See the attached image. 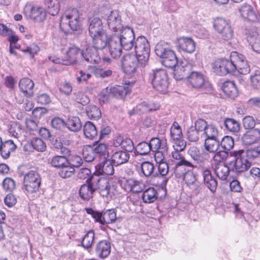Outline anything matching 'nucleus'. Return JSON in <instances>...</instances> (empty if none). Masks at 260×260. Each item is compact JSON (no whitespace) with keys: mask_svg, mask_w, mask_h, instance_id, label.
<instances>
[{"mask_svg":"<svg viewBox=\"0 0 260 260\" xmlns=\"http://www.w3.org/2000/svg\"><path fill=\"white\" fill-rule=\"evenodd\" d=\"M60 27L65 34H70L81 28L79 12L76 8H68L62 14Z\"/></svg>","mask_w":260,"mask_h":260,"instance_id":"f257e3e1","label":"nucleus"},{"mask_svg":"<svg viewBox=\"0 0 260 260\" xmlns=\"http://www.w3.org/2000/svg\"><path fill=\"white\" fill-rule=\"evenodd\" d=\"M168 43L159 41L155 46V52L161 59L164 66L172 68L178 63V58L175 51L170 49Z\"/></svg>","mask_w":260,"mask_h":260,"instance_id":"f03ea898","label":"nucleus"},{"mask_svg":"<svg viewBox=\"0 0 260 260\" xmlns=\"http://www.w3.org/2000/svg\"><path fill=\"white\" fill-rule=\"evenodd\" d=\"M134 47L138 63L142 67H145L150 57V46L149 42L145 37L139 36L135 42Z\"/></svg>","mask_w":260,"mask_h":260,"instance_id":"7ed1b4c3","label":"nucleus"},{"mask_svg":"<svg viewBox=\"0 0 260 260\" xmlns=\"http://www.w3.org/2000/svg\"><path fill=\"white\" fill-rule=\"evenodd\" d=\"M234 51H233L229 59L222 57L215 60L212 64L213 72L221 76L234 74Z\"/></svg>","mask_w":260,"mask_h":260,"instance_id":"20e7f679","label":"nucleus"},{"mask_svg":"<svg viewBox=\"0 0 260 260\" xmlns=\"http://www.w3.org/2000/svg\"><path fill=\"white\" fill-rule=\"evenodd\" d=\"M149 80L151 81L153 87L160 92L167 91L169 86L168 74L163 69L153 70L149 74Z\"/></svg>","mask_w":260,"mask_h":260,"instance_id":"39448f33","label":"nucleus"},{"mask_svg":"<svg viewBox=\"0 0 260 260\" xmlns=\"http://www.w3.org/2000/svg\"><path fill=\"white\" fill-rule=\"evenodd\" d=\"M213 26L214 30L223 40L229 41L233 38L234 29L229 20L217 17L214 20Z\"/></svg>","mask_w":260,"mask_h":260,"instance_id":"423d86ee","label":"nucleus"},{"mask_svg":"<svg viewBox=\"0 0 260 260\" xmlns=\"http://www.w3.org/2000/svg\"><path fill=\"white\" fill-rule=\"evenodd\" d=\"M42 179L36 171L31 170L23 178V186L27 194L37 193L39 191Z\"/></svg>","mask_w":260,"mask_h":260,"instance_id":"0eeeda50","label":"nucleus"},{"mask_svg":"<svg viewBox=\"0 0 260 260\" xmlns=\"http://www.w3.org/2000/svg\"><path fill=\"white\" fill-rule=\"evenodd\" d=\"M244 153L243 150L234 151L231 152V155L235 157L234 161L230 163V165L232 166V171L242 173L250 168L251 164L244 157Z\"/></svg>","mask_w":260,"mask_h":260,"instance_id":"6e6552de","label":"nucleus"},{"mask_svg":"<svg viewBox=\"0 0 260 260\" xmlns=\"http://www.w3.org/2000/svg\"><path fill=\"white\" fill-rule=\"evenodd\" d=\"M239 12L241 18L245 21L251 24L260 23L259 13L251 5L244 4L239 8Z\"/></svg>","mask_w":260,"mask_h":260,"instance_id":"1a4fd4ad","label":"nucleus"},{"mask_svg":"<svg viewBox=\"0 0 260 260\" xmlns=\"http://www.w3.org/2000/svg\"><path fill=\"white\" fill-rule=\"evenodd\" d=\"M118 38V41L125 50H129L134 46L135 34L134 30L127 27L121 29L119 35H113Z\"/></svg>","mask_w":260,"mask_h":260,"instance_id":"9d476101","label":"nucleus"},{"mask_svg":"<svg viewBox=\"0 0 260 260\" xmlns=\"http://www.w3.org/2000/svg\"><path fill=\"white\" fill-rule=\"evenodd\" d=\"M82 53V52L77 47H71L66 51L63 57L56 58L53 61L55 63L64 65L73 64L77 63L78 59Z\"/></svg>","mask_w":260,"mask_h":260,"instance_id":"9b49d317","label":"nucleus"},{"mask_svg":"<svg viewBox=\"0 0 260 260\" xmlns=\"http://www.w3.org/2000/svg\"><path fill=\"white\" fill-rule=\"evenodd\" d=\"M96 179V186L99 190L100 194L106 198H112L117 192L116 187L113 184H111L108 180L104 177H99Z\"/></svg>","mask_w":260,"mask_h":260,"instance_id":"f8f14e48","label":"nucleus"},{"mask_svg":"<svg viewBox=\"0 0 260 260\" xmlns=\"http://www.w3.org/2000/svg\"><path fill=\"white\" fill-rule=\"evenodd\" d=\"M234 73L237 72L243 75L248 74L250 72V67L245 56L237 51H234Z\"/></svg>","mask_w":260,"mask_h":260,"instance_id":"ddd939ff","label":"nucleus"},{"mask_svg":"<svg viewBox=\"0 0 260 260\" xmlns=\"http://www.w3.org/2000/svg\"><path fill=\"white\" fill-rule=\"evenodd\" d=\"M139 66H141L138 63L135 55L128 53L123 56L122 59V68L125 74L128 75L134 74Z\"/></svg>","mask_w":260,"mask_h":260,"instance_id":"4468645a","label":"nucleus"},{"mask_svg":"<svg viewBox=\"0 0 260 260\" xmlns=\"http://www.w3.org/2000/svg\"><path fill=\"white\" fill-rule=\"evenodd\" d=\"M176 47L179 52L190 54L196 49V43L190 37H181L176 39Z\"/></svg>","mask_w":260,"mask_h":260,"instance_id":"2eb2a0df","label":"nucleus"},{"mask_svg":"<svg viewBox=\"0 0 260 260\" xmlns=\"http://www.w3.org/2000/svg\"><path fill=\"white\" fill-rule=\"evenodd\" d=\"M186 79L188 84L196 89H201L206 83L205 75L200 72H191Z\"/></svg>","mask_w":260,"mask_h":260,"instance_id":"dca6fc26","label":"nucleus"},{"mask_svg":"<svg viewBox=\"0 0 260 260\" xmlns=\"http://www.w3.org/2000/svg\"><path fill=\"white\" fill-rule=\"evenodd\" d=\"M242 143L245 145H251L260 141V129L254 128L246 131L241 138Z\"/></svg>","mask_w":260,"mask_h":260,"instance_id":"f3484780","label":"nucleus"},{"mask_svg":"<svg viewBox=\"0 0 260 260\" xmlns=\"http://www.w3.org/2000/svg\"><path fill=\"white\" fill-rule=\"evenodd\" d=\"M108 47L110 54L114 59L119 58L122 51V46L118 41L116 36L112 35L108 42Z\"/></svg>","mask_w":260,"mask_h":260,"instance_id":"a211bd4d","label":"nucleus"},{"mask_svg":"<svg viewBox=\"0 0 260 260\" xmlns=\"http://www.w3.org/2000/svg\"><path fill=\"white\" fill-rule=\"evenodd\" d=\"M186 167L193 168L194 166L188 160H182L181 161L175 162L174 166L172 168L175 176L178 178H182L183 175L187 171Z\"/></svg>","mask_w":260,"mask_h":260,"instance_id":"6ab92c4d","label":"nucleus"},{"mask_svg":"<svg viewBox=\"0 0 260 260\" xmlns=\"http://www.w3.org/2000/svg\"><path fill=\"white\" fill-rule=\"evenodd\" d=\"M99 257L105 258L111 252V243L107 240H102L98 243L95 249Z\"/></svg>","mask_w":260,"mask_h":260,"instance_id":"aec40b11","label":"nucleus"},{"mask_svg":"<svg viewBox=\"0 0 260 260\" xmlns=\"http://www.w3.org/2000/svg\"><path fill=\"white\" fill-rule=\"evenodd\" d=\"M90 37L92 38L93 47L98 50L105 48L109 41L106 32Z\"/></svg>","mask_w":260,"mask_h":260,"instance_id":"412c9836","label":"nucleus"},{"mask_svg":"<svg viewBox=\"0 0 260 260\" xmlns=\"http://www.w3.org/2000/svg\"><path fill=\"white\" fill-rule=\"evenodd\" d=\"M30 19L36 22H43L46 17V11L42 7L33 6L28 14Z\"/></svg>","mask_w":260,"mask_h":260,"instance_id":"4be33fe9","label":"nucleus"},{"mask_svg":"<svg viewBox=\"0 0 260 260\" xmlns=\"http://www.w3.org/2000/svg\"><path fill=\"white\" fill-rule=\"evenodd\" d=\"M202 176L204 184L212 192L214 193L217 188V182L212 175L211 171L208 169H205L202 172Z\"/></svg>","mask_w":260,"mask_h":260,"instance_id":"5701e85b","label":"nucleus"},{"mask_svg":"<svg viewBox=\"0 0 260 260\" xmlns=\"http://www.w3.org/2000/svg\"><path fill=\"white\" fill-rule=\"evenodd\" d=\"M34 86L33 81L28 78L21 79L19 83L20 90L26 96H32Z\"/></svg>","mask_w":260,"mask_h":260,"instance_id":"b1692460","label":"nucleus"},{"mask_svg":"<svg viewBox=\"0 0 260 260\" xmlns=\"http://www.w3.org/2000/svg\"><path fill=\"white\" fill-rule=\"evenodd\" d=\"M95 189L93 187L91 181L81 185L79 190V195L81 199L88 201L93 197Z\"/></svg>","mask_w":260,"mask_h":260,"instance_id":"393cba45","label":"nucleus"},{"mask_svg":"<svg viewBox=\"0 0 260 260\" xmlns=\"http://www.w3.org/2000/svg\"><path fill=\"white\" fill-rule=\"evenodd\" d=\"M82 55L87 62L91 63H97L101 60L98 49L94 48L88 47Z\"/></svg>","mask_w":260,"mask_h":260,"instance_id":"a878e982","label":"nucleus"},{"mask_svg":"<svg viewBox=\"0 0 260 260\" xmlns=\"http://www.w3.org/2000/svg\"><path fill=\"white\" fill-rule=\"evenodd\" d=\"M130 92L131 90L127 86L116 85L110 88L109 94L110 96L123 99Z\"/></svg>","mask_w":260,"mask_h":260,"instance_id":"bb28decb","label":"nucleus"},{"mask_svg":"<svg viewBox=\"0 0 260 260\" xmlns=\"http://www.w3.org/2000/svg\"><path fill=\"white\" fill-rule=\"evenodd\" d=\"M173 75L174 78L177 81L182 80L185 78L189 71L188 67L183 62L177 63L174 67Z\"/></svg>","mask_w":260,"mask_h":260,"instance_id":"cd10ccee","label":"nucleus"},{"mask_svg":"<svg viewBox=\"0 0 260 260\" xmlns=\"http://www.w3.org/2000/svg\"><path fill=\"white\" fill-rule=\"evenodd\" d=\"M214 171L216 176L222 180H226L230 174V169L224 163H216Z\"/></svg>","mask_w":260,"mask_h":260,"instance_id":"c85d7f7f","label":"nucleus"},{"mask_svg":"<svg viewBox=\"0 0 260 260\" xmlns=\"http://www.w3.org/2000/svg\"><path fill=\"white\" fill-rule=\"evenodd\" d=\"M222 89L228 97L234 99L238 95V92L235 83L231 81H225L222 85Z\"/></svg>","mask_w":260,"mask_h":260,"instance_id":"c756f323","label":"nucleus"},{"mask_svg":"<svg viewBox=\"0 0 260 260\" xmlns=\"http://www.w3.org/2000/svg\"><path fill=\"white\" fill-rule=\"evenodd\" d=\"M88 29L90 36L105 32L103 29L102 20L98 18H94L92 19Z\"/></svg>","mask_w":260,"mask_h":260,"instance_id":"7c9ffc66","label":"nucleus"},{"mask_svg":"<svg viewBox=\"0 0 260 260\" xmlns=\"http://www.w3.org/2000/svg\"><path fill=\"white\" fill-rule=\"evenodd\" d=\"M9 132L12 136L18 139L19 141H24L27 140L24 129L18 124H11L9 128Z\"/></svg>","mask_w":260,"mask_h":260,"instance_id":"2f4dec72","label":"nucleus"},{"mask_svg":"<svg viewBox=\"0 0 260 260\" xmlns=\"http://www.w3.org/2000/svg\"><path fill=\"white\" fill-rule=\"evenodd\" d=\"M247 40L254 51L260 53V36L256 32L247 33Z\"/></svg>","mask_w":260,"mask_h":260,"instance_id":"473e14b6","label":"nucleus"},{"mask_svg":"<svg viewBox=\"0 0 260 260\" xmlns=\"http://www.w3.org/2000/svg\"><path fill=\"white\" fill-rule=\"evenodd\" d=\"M129 158V154L126 151H118L113 153L111 160L115 166H119L127 162Z\"/></svg>","mask_w":260,"mask_h":260,"instance_id":"72a5a7b5","label":"nucleus"},{"mask_svg":"<svg viewBox=\"0 0 260 260\" xmlns=\"http://www.w3.org/2000/svg\"><path fill=\"white\" fill-rule=\"evenodd\" d=\"M16 145L12 140H9L3 143L1 153L2 156L7 159L9 157L11 152H14L16 149Z\"/></svg>","mask_w":260,"mask_h":260,"instance_id":"f704fd0d","label":"nucleus"},{"mask_svg":"<svg viewBox=\"0 0 260 260\" xmlns=\"http://www.w3.org/2000/svg\"><path fill=\"white\" fill-rule=\"evenodd\" d=\"M46 11L52 16L57 15L60 11L59 0H44Z\"/></svg>","mask_w":260,"mask_h":260,"instance_id":"c9c22d12","label":"nucleus"},{"mask_svg":"<svg viewBox=\"0 0 260 260\" xmlns=\"http://www.w3.org/2000/svg\"><path fill=\"white\" fill-rule=\"evenodd\" d=\"M116 143L114 144L120 146L125 151H132L134 149L133 141L128 138H123L121 136L117 137L115 139Z\"/></svg>","mask_w":260,"mask_h":260,"instance_id":"e433bc0d","label":"nucleus"},{"mask_svg":"<svg viewBox=\"0 0 260 260\" xmlns=\"http://www.w3.org/2000/svg\"><path fill=\"white\" fill-rule=\"evenodd\" d=\"M142 198L145 203H153L158 198L157 191L153 187H149L143 192Z\"/></svg>","mask_w":260,"mask_h":260,"instance_id":"4c0bfd02","label":"nucleus"},{"mask_svg":"<svg viewBox=\"0 0 260 260\" xmlns=\"http://www.w3.org/2000/svg\"><path fill=\"white\" fill-rule=\"evenodd\" d=\"M83 133L86 138L92 140L98 135V131L94 124L87 121L83 126Z\"/></svg>","mask_w":260,"mask_h":260,"instance_id":"58836bf2","label":"nucleus"},{"mask_svg":"<svg viewBox=\"0 0 260 260\" xmlns=\"http://www.w3.org/2000/svg\"><path fill=\"white\" fill-rule=\"evenodd\" d=\"M102 224H112L117 219L116 212L114 209L107 210L102 213Z\"/></svg>","mask_w":260,"mask_h":260,"instance_id":"ea45409f","label":"nucleus"},{"mask_svg":"<svg viewBox=\"0 0 260 260\" xmlns=\"http://www.w3.org/2000/svg\"><path fill=\"white\" fill-rule=\"evenodd\" d=\"M50 163L52 167L57 169H60L69 165L68 158L63 155L54 156L51 158Z\"/></svg>","mask_w":260,"mask_h":260,"instance_id":"a19ab883","label":"nucleus"},{"mask_svg":"<svg viewBox=\"0 0 260 260\" xmlns=\"http://www.w3.org/2000/svg\"><path fill=\"white\" fill-rule=\"evenodd\" d=\"M67 127L71 131L78 132L81 128V123L79 118L77 116L70 117L66 123Z\"/></svg>","mask_w":260,"mask_h":260,"instance_id":"79ce46f5","label":"nucleus"},{"mask_svg":"<svg viewBox=\"0 0 260 260\" xmlns=\"http://www.w3.org/2000/svg\"><path fill=\"white\" fill-rule=\"evenodd\" d=\"M30 144L33 149L38 152H43L46 150V143L41 138L33 137L30 141Z\"/></svg>","mask_w":260,"mask_h":260,"instance_id":"37998d69","label":"nucleus"},{"mask_svg":"<svg viewBox=\"0 0 260 260\" xmlns=\"http://www.w3.org/2000/svg\"><path fill=\"white\" fill-rule=\"evenodd\" d=\"M94 232L91 230L88 231L84 235L82 241V246L86 249L91 248L94 240Z\"/></svg>","mask_w":260,"mask_h":260,"instance_id":"c03bdc74","label":"nucleus"},{"mask_svg":"<svg viewBox=\"0 0 260 260\" xmlns=\"http://www.w3.org/2000/svg\"><path fill=\"white\" fill-rule=\"evenodd\" d=\"M86 114L90 119L98 120L101 117L100 109L94 105H89L86 109Z\"/></svg>","mask_w":260,"mask_h":260,"instance_id":"a18cd8bd","label":"nucleus"},{"mask_svg":"<svg viewBox=\"0 0 260 260\" xmlns=\"http://www.w3.org/2000/svg\"><path fill=\"white\" fill-rule=\"evenodd\" d=\"M219 141L216 139H206L204 146L206 150L210 153L215 152L219 147Z\"/></svg>","mask_w":260,"mask_h":260,"instance_id":"49530a36","label":"nucleus"},{"mask_svg":"<svg viewBox=\"0 0 260 260\" xmlns=\"http://www.w3.org/2000/svg\"><path fill=\"white\" fill-rule=\"evenodd\" d=\"M91 72L98 78H105L110 76L112 71L110 70H104L103 69L95 66L89 67Z\"/></svg>","mask_w":260,"mask_h":260,"instance_id":"de8ad7c7","label":"nucleus"},{"mask_svg":"<svg viewBox=\"0 0 260 260\" xmlns=\"http://www.w3.org/2000/svg\"><path fill=\"white\" fill-rule=\"evenodd\" d=\"M151 150L152 151L161 149L162 147H168L166 141L161 140L158 138H153L149 143Z\"/></svg>","mask_w":260,"mask_h":260,"instance_id":"09e8293b","label":"nucleus"},{"mask_svg":"<svg viewBox=\"0 0 260 260\" xmlns=\"http://www.w3.org/2000/svg\"><path fill=\"white\" fill-rule=\"evenodd\" d=\"M170 136L172 140L182 138L183 134L181 127L176 121H174L170 128Z\"/></svg>","mask_w":260,"mask_h":260,"instance_id":"8fccbe9b","label":"nucleus"},{"mask_svg":"<svg viewBox=\"0 0 260 260\" xmlns=\"http://www.w3.org/2000/svg\"><path fill=\"white\" fill-rule=\"evenodd\" d=\"M251 87L256 90H260V71H255L249 77Z\"/></svg>","mask_w":260,"mask_h":260,"instance_id":"3c124183","label":"nucleus"},{"mask_svg":"<svg viewBox=\"0 0 260 260\" xmlns=\"http://www.w3.org/2000/svg\"><path fill=\"white\" fill-rule=\"evenodd\" d=\"M224 125L227 129L234 133L238 132L240 128L239 122L232 118H226L224 121Z\"/></svg>","mask_w":260,"mask_h":260,"instance_id":"603ef678","label":"nucleus"},{"mask_svg":"<svg viewBox=\"0 0 260 260\" xmlns=\"http://www.w3.org/2000/svg\"><path fill=\"white\" fill-rule=\"evenodd\" d=\"M169 147H162L161 149L154 151V155L155 161L157 164L164 161L165 158L168 154Z\"/></svg>","mask_w":260,"mask_h":260,"instance_id":"864d4df0","label":"nucleus"},{"mask_svg":"<svg viewBox=\"0 0 260 260\" xmlns=\"http://www.w3.org/2000/svg\"><path fill=\"white\" fill-rule=\"evenodd\" d=\"M95 153L94 149L90 146L85 147L83 149L82 154L86 161H93L95 158Z\"/></svg>","mask_w":260,"mask_h":260,"instance_id":"5fc2aeb1","label":"nucleus"},{"mask_svg":"<svg viewBox=\"0 0 260 260\" xmlns=\"http://www.w3.org/2000/svg\"><path fill=\"white\" fill-rule=\"evenodd\" d=\"M203 134L206 136V139H216L218 135V130L214 125L208 124Z\"/></svg>","mask_w":260,"mask_h":260,"instance_id":"6e6d98bb","label":"nucleus"},{"mask_svg":"<svg viewBox=\"0 0 260 260\" xmlns=\"http://www.w3.org/2000/svg\"><path fill=\"white\" fill-rule=\"evenodd\" d=\"M141 170L146 177L150 176L154 172V167L152 162L149 161H144L141 165Z\"/></svg>","mask_w":260,"mask_h":260,"instance_id":"4d7b16f0","label":"nucleus"},{"mask_svg":"<svg viewBox=\"0 0 260 260\" xmlns=\"http://www.w3.org/2000/svg\"><path fill=\"white\" fill-rule=\"evenodd\" d=\"M151 150L149 143L146 142L139 143L136 147V152L142 155L148 154Z\"/></svg>","mask_w":260,"mask_h":260,"instance_id":"13d9d810","label":"nucleus"},{"mask_svg":"<svg viewBox=\"0 0 260 260\" xmlns=\"http://www.w3.org/2000/svg\"><path fill=\"white\" fill-rule=\"evenodd\" d=\"M220 145L224 150L229 151L234 147V139L232 137L224 136L221 141Z\"/></svg>","mask_w":260,"mask_h":260,"instance_id":"bf43d9fd","label":"nucleus"},{"mask_svg":"<svg viewBox=\"0 0 260 260\" xmlns=\"http://www.w3.org/2000/svg\"><path fill=\"white\" fill-rule=\"evenodd\" d=\"M60 169L59 175L62 178H68L71 177L75 173V169L70 165H67Z\"/></svg>","mask_w":260,"mask_h":260,"instance_id":"052dcab7","label":"nucleus"},{"mask_svg":"<svg viewBox=\"0 0 260 260\" xmlns=\"http://www.w3.org/2000/svg\"><path fill=\"white\" fill-rule=\"evenodd\" d=\"M187 136L189 141L191 142H197L199 140L201 134L200 132L193 126H191L187 131Z\"/></svg>","mask_w":260,"mask_h":260,"instance_id":"680f3d73","label":"nucleus"},{"mask_svg":"<svg viewBox=\"0 0 260 260\" xmlns=\"http://www.w3.org/2000/svg\"><path fill=\"white\" fill-rule=\"evenodd\" d=\"M25 126L26 130L31 135L35 134L38 131V124L34 120L27 119L25 121Z\"/></svg>","mask_w":260,"mask_h":260,"instance_id":"e2e57ef3","label":"nucleus"},{"mask_svg":"<svg viewBox=\"0 0 260 260\" xmlns=\"http://www.w3.org/2000/svg\"><path fill=\"white\" fill-rule=\"evenodd\" d=\"M182 178L187 185L193 184L197 180L196 174L192 171L190 170H187Z\"/></svg>","mask_w":260,"mask_h":260,"instance_id":"0e129e2a","label":"nucleus"},{"mask_svg":"<svg viewBox=\"0 0 260 260\" xmlns=\"http://www.w3.org/2000/svg\"><path fill=\"white\" fill-rule=\"evenodd\" d=\"M78 176L81 179H87L86 182L87 181L91 182V180L94 179V177L91 176L90 170L86 168L80 169L78 172Z\"/></svg>","mask_w":260,"mask_h":260,"instance_id":"69168bd1","label":"nucleus"},{"mask_svg":"<svg viewBox=\"0 0 260 260\" xmlns=\"http://www.w3.org/2000/svg\"><path fill=\"white\" fill-rule=\"evenodd\" d=\"M243 127L246 129H253L255 125V120L253 117L251 116H245L242 120Z\"/></svg>","mask_w":260,"mask_h":260,"instance_id":"338daca9","label":"nucleus"},{"mask_svg":"<svg viewBox=\"0 0 260 260\" xmlns=\"http://www.w3.org/2000/svg\"><path fill=\"white\" fill-rule=\"evenodd\" d=\"M93 149L95 153L103 156L104 157L108 156V146L104 143L98 144Z\"/></svg>","mask_w":260,"mask_h":260,"instance_id":"774afa93","label":"nucleus"}]
</instances>
